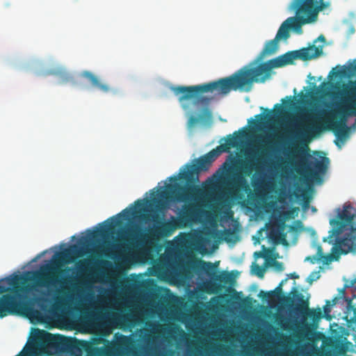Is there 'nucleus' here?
<instances>
[{
	"instance_id": "1",
	"label": "nucleus",
	"mask_w": 356,
	"mask_h": 356,
	"mask_svg": "<svg viewBox=\"0 0 356 356\" xmlns=\"http://www.w3.org/2000/svg\"><path fill=\"white\" fill-rule=\"evenodd\" d=\"M232 149L238 151L235 154L230 153L226 162L219 169L227 193L232 197L240 199L241 209H245V197L242 192L245 191V127L238 131L229 134L220 139V145L207 154L195 160L192 165L186 164V170L179 173V178L186 181V186L177 183L176 176L169 177L175 184H167L165 187L152 190L150 200H147L149 205H154L156 211H165L170 203L174 202H187L198 195L202 190L198 185L190 184L193 181L198 180L199 173L207 171L213 162L222 153H229Z\"/></svg>"
},
{
	"instance_id": "2",
	"label": "nucleus",
	"mask_w": 356,
	"mask_h": 356,
	"mask_svg": "<svg viewBox=\"0 0 356 356\" xmlns=\"http://www.w3.org/2000/svg\"><path fill=\"white\" fill-rule=\"evenodd\" d=\"M79 254L76 245H72L69 248L57 253V259L50 264L41 267L40 270L29 272L32 276L28 280L34 282L40 287L56 286L57 284L63 286V282L58 279L56 273H60L59 266L61 263H70L75 255ZM27 279L22 275H14L9 276L1 281H5L9 287L0 284V317L6 316L8 314H16L20 307L19 299L24 289L21 286Z\"/></svg>"
},
{
	"instance_id": "3",
	"label": "nucleus",
	"mask_w": 356,
	"mask_h": 356,
	"mask_svg": "<svg viewBox=\"0 0 356 356\" xmlns=\"http://www.w3.org/2000/svg\"><path fill=\"white\" fill-rule=\"evenodd\" d=\"M245 87V67L232 75L209 83L191 86H173L172 91L178 97L180 103L188 100H195V103L203 102L206 98L204 93L211 92L217 96L227 95L232 90Z\"/></svg>"
},
{
	"instance_id": "4",
	"label": "nucleus",
	"mask_w": 356,
	"mask_h": 356,
	"mask_svg": "<svg viewBox=\"0 0 356 356\" xmlns=\"http://www.w3.org/2000/svg\"><path fill=\"white\" fill-rule=\"evenodd\" d=\"M202 213L201 206L197 203L185 204L177 217L171 216L170 220L160 222L145 234L142 240L152 245L161 238L171 236L178 228H184L198 222Z\"/></svg>"
},
{
	"instance_id": "5",
	"label": "nucleus",
	"mask_w": 356,
	"mask_h": 356,
	"mask_svg": "<svg viewBox=\"0 0 356 356\" xmlns=\"http://www.w3.org/2000/svg\"><path fill=\"white\" fill-rule=\"evenodd\" d=\"M147 200H138L134 202L135 207L125 209L118 213L117 216L108 218L104 223V225L99 229L90 233V238H95L97 236L106 237L110 234H113L114 228L121 224L119 218L122 217L124 220H129L131 216L136 217L140 214V218L145 221L152 220L157 222L159 218V213H163L165 211H156L154 205L151 206Z\"/></svg>"
},
{
	"instance_id": "6",
	"label": "nucleus",
	"mask_w": 356,
	"mask_h": 356,
	"mask_svg": "<svg viewBox=\"0 0 356 356\" xmlns=\"http://www.w3.org/2000/svg\"><path fill=\"white\" fill-rule=\"evenodd\" d=\"M292 165L300 174L310 175L315 180L321 179V175L325 173L330 160L326 156H320V160L309 154L307 145H295L289 154Z\"/></svg>"
},
{
	"instance_id": "7",
	"label": "nucleus",
	"mask_w": 356,
	"mask_h": 356,
	"mask_svg": "<svg viewBox=\"0 0 356 356\" xmlns=\"http://www.w3.org/2000/svg\"><path fill=\"white\" fill-rule=\"evenodd\" d=\"M350 95L348 100L340 105L337 113L341 115L339 121H333L331 123L332 131L337 136L335 145L341 147L339 142L343 143L349 135V127L346 124V116L356 115V83L349 90Z\"/></svg>"
},
{
	"instance_id": "8",
	"label": "nucleus",
	"mask_w": 356,
	"mask_h": 356,
	"mask_svg": "<svg viewBox=\"0 0 356 356\" xmlns=\"http://www.w3.org/2000/svg\"><path fill=\"white\" fill-rule=\"evenodd\" d=\"M322 9L317 0H293L289 6V10L295 12L294 17L302 26L315 22Z\"/></svg>"
},
{
	"instance_id": "9",
	"label": "nucleus",
	"mask_w": 356,
	"mask_h": 356,
	"mask_svg": "<svg viewBox=\"0 0 356 356\" xmlns=\"http://www.w3.org/2000/svg\"><path fill=\"white\" fill-rule=\"evenodd\" d=\"M322 54V49L314 44L300 50L288 51L275 58L271 59L270 63L275 68L282 67L291 65L297 59L309 60L319 56Z\"/></svg>"
},
{
	"instance_id": "10",
	"label": "nucleus",
	"mask_w": 356,
	"mask_h": 356,
	"mask_svg": "<svg viewBox=\"0 0 356 356\" xmlns=\"http://www.w3.org/2000/svg\"><path fill=\"white\" fill-rule=\"evenodd\" d=\"M291 293L293 294V298L298 302L294 306L293 311L296 314L301 316L303 322L307 318H310L315 323L322 318L321 309H309V300H305L303 294L298 292L296 287L292 288Z\"/></svg>"
},
{
	"instance_id": "11",
	"label": "nucleus",
	"mask_w": 356,
	"mask_h": 356,
	"mask_svg": "<svg viewBox=\"0 0 356 356\" xmlns=\"http://www.w3.org/2000/svg\"><path fill=\"white\" fill-rule=\"evenodd\" d=\"M273 68L275 67L273 64H271L270 60L254 67H246V92L251 90L252 84L254 82L264 83L271 76Z\"/></svg>"
},
{
	"instance_id": "12",
	"label": "nucleus",
	"mask_w": 356,
	"mask_h": 356,
	"mask_svg": "<svg viewBox=\"0 0 356 356\" xmlns=\"http://www.w3.org/2000/svg\"><path fill=\"white\" fill-rule=\"evenodd\" d=\"M348 209H352L350 205L345 206L342 211L339 212V219H332L330 223L334 227L330 232L331 234L330 237L340 234L346 225H351L353 227V221L355 218V215L352 214Z\"/></svg>"
},
{
	"instance_id": "13",
	"label": "nucleus",
	"mask_w": 356,
	"mask_h": 356,
	"mask_svg": "<svg viewBox=\"0 0 356 356\" xmlns=\"http://www.w3.org/2000/svg\"><path fill=\"white\" fill-rule=\"evenodd\" d=\"M323 126L320 120V116H314L312 120L307 125L300 124L295 131V137L300 142L305 140L312 134L321 131Z\"/></svg>"
},
{
	"instance_id": "14",
	"label": "nucleus",
	"mask_w": 356,
	"mask_h": 356,
	"mask_svg": "<svg viewBox=\"0 0 356 356\" xmlns=\"http://www.w3.org/2000/svg\"><path fill=\"white\" fill-rule=\"evenodd\" d=\"M44 342L49 346L60 347L65 350L70 351L75 348L78 341L76 339L66 337L60 334L46 332Z\"/></svg>"
},
{
	"instance_id": "15",
	"label": "nucleus",
	"mask_w": 356,
	"mask_h": 356,
	"mask_svg": "<svg viewBox=\"0 0 356 356\" xmlns=\"http://www.w3.org/2000/svg\"><path fill=\"white\" fill-rule=\"evenodd\" d=\"M301 24L294 17H288L280 26L275 38L279 41L280 40H287L290 37L289 31L293 30L296 33H302Z\"/></svg>"
},
{
	"instance_id": "16",
	"label": "nucleus",
	"mask_w": 356,
	"mask_h": 356,
	"mask_svg": "<svg viewBox=\"0 0 356 356\" xmlns=\"http://www.w3.org/2000/svg\"><path fill=\"white\" fill-rule=\"evenodd\" d=\"M333 251L340 256L346 254L349 252H356V238L355 236L344 237L341 239H337L332 248Z\"/></svg>"
},
{
	"instance_id": "17",
	"label": "nucleus",
	"mask_w": 356,
	"mask_h": 356,
	"mask_svg": "<svg viewBox=\"0 0 356 356\" xmlns=\"http://www.w3.org/2000/svg\"><path fill=\"white\" fill-rule=\"evenodd\" d=\"M237 271L232 272L222 271L220 274L215 275L214 280L217 282L222 287L227 286V291L229 293H235L236 291L232 288L236 283Z\"/></svg>"
},
{
	"instance_id": "18",
	"label": "nucleus",
	"mask_w": 356,
	"mask_h": 356,
	"mask_svg": "<svg viewBox=\"0 0 356 356\" xmlns=\"http://www.w3.org/2000/svg\"><path fill=\"white\" fill-rule=\"evenodd\" d=\"M239 356H245V298H241L239 302Z\"/></svg>"
},
{
	"instance_id": "19",
	"label": "nucleus",
	"mask_w": 356,
	"mask_h": 356,
	"mask_svg": "<svg viewBox=\"0 0 356 356\" xmlns=\"http://www.w3.org/2000/svg\"><path fill=\"white\" fill-rule=\"evenodd\" d=\"M332 254L324 255L323 252L322 248L321 246L318 247L316 256L313 257H307L305 260L310 261L311 263L315 264L316 261H323L324 264H329L330 262L334 260H338L339 256L337 253H335L332 249Z\"/></svg>"
},
{
	"instance_id": "20",
	"label": "nucleus",
	"mask_w": 356,
	"mask_h": 356,
	"mask_svg": "<svg viewBox=\"0 0 356 356\" xmlns=\"http://www.w3.org/2000/svg\"><path fill=\"white\" fill-rule=\"evenodd\" d=\"M81 76L87 79L94 87L97 88L104 92H108L110 88L108 85L102 83L99 81L98 77L89 71H84L81 73Z\"/></svg>"
},
{
	"instance_id": "21",
	"label": "nucleus",
	"mask_w": 356,
	"mask_h": 356,
	"mask_svg": "<svg viewBox=\"0 0 356 356\" xmlns=\"http://www.w3.org/2000/svg\"><path fill=\"white\" fill-rule=\"evenodd\" d=\"M279 48V40L275 38L273 40L266 42L265 46L259 54V58H263L268 56H271L276 53Z\"/></svg>"
},
{
	"instance_id": "22",
	"label": "nucleus",
	"mask_w": 356,
	"mask_h": 356,
	"mask_svg": "<svg viewBox=\"0 0 356 356\" xmlns=\"http://www.w3.org/2000/svg\"><path fill=\"white\" fill-rule=\"evenodd\" d=\"M216 265L209 262L204 261L203 260L199 261V268L201 270L204 272L208 276L214 279L215 275H217L215 273V270L216 268Z\"/></svg>"
},
{
	"instance_id": "23",
	"label": "nucleus",
	"mask_w": 356,
	"mask_h": 356,
	"mask_svg": "<svg viewBox=\"0 0 356 356\" xmlns=\"http://www.w3.org/2000/svg\"><path fill=\"white\" fill-rule=\"evenodd\" d=\"M259 296L262 298L263 300L268 301V302H275L280 300V298L273 290L264 292L261 291L259 293Z\"/></svg>"
},
{
	"instance_id": "24",
	"label": "nucleus",
	"mask_w": 356,
	"mask_h": 356,
	"mask_svg": "<svg viewBox=\"0 0 356 356\" xmlns=\"http://www.w3.org/2000/svg\"><path fill=\"white\" fill-rule=\"evenodd\" d=\"M222 237L227 243H236L238 241V236L234 231L230 229H225L222 233Z\"/></svg>"
},
{
	"instance_id": "25",
	"label": "nucleus",
	"mask_w": 356,
	"mask_h": 356,
	"mask_svg": "<svg viewBox=\"0 0 356 356\" xmlns=\"http://www.w3.org/2000/svg\"><path fill=\"white\" fill-rule=\"evenodd\" d=\"M198 118L200 119V123L209 125L212 122V113L208 108H205Z\"/></svg>"
},
{
	"instance_id": "26",
	"label": "nucleus",
	"mask_w": 356,
	"mask_h": 356,
	"mask_svg": "<svg viewBox=\"0 0 356 356\" xmlns=\"http://www.w3.org/2000/svg\"><path fill=\"white\" fill-rule=\"evenodd\" d=\"M139 229L140 227L138 225H130L126 231L121 233V236L122 238H124V236L126 235L130 238H134L137 236Z\"/></svg>"
},
{
	"instance_id": "27",
	"label": "nucleus",
	"mask_w": 356,
	"mask_h": 356,
	"mask_svg": "<svg viewBox=\"0 0 356 356\" xmlns=\"http://www.w3.org/2000/svg\"><path fill=\"white\" fill-rule=\"evenodd\" d=\"M302 229L303 225L302 222L300 220H297L296 221L294 225H290L289 227L288 233L293 235V238L296 239L298 232H300Z\"/></svg>"
},
{
	"instance_id": "28",
	"label": "nucleus",
	"mask_w": 356,
	"mask_h": 356,
	"mask_svg": "<svg viewBox=\"0 0 356 356\" xmlns=\"http://www.w3.org/2000/svg\"><path fill=\"white\" fill-rule=\"evenodd\" d=\"M265 268L259 264H257L256 262H253L251 266V273L253 275H256L259 278H262L265 273Z\"/></svg>"
},
{
	"instance_id": "29",
	"label": "nucleus",
	"mask_w": 356,
	"mask_h": 356,
	"mask_svg": "<svg viewBox=\"0 0 356 356\" xmlns=\"http://www.w3.org/2000/svg\"><path fill=\"white\" fill-rule=\"evenodd\" d=\"M90 261L88 259L79 261L76 264V268L79 273H86L88 271Z\"/></svg>"
},
{
	"instance_id": "30",
	"label": "nucleus",
	"mask_w": 356,
	"mask_h": 356,
	"mask_svg": "<svg viewBox=\"0 0 356 356\" xmlns=\"http://www.w3.org/2000/svg\"><path fill=\"white\" fill-rule=\"evenodd\" d=\"M284 223L282 222L278 227L277 232H278L279 238H280L281 243L283 245H287L289 244L287 239H286L287 233L284 232Z\"/></svg>"
},
{
	"instance_id": "31",
	"label": "nucleus",
	"mask_w": 356,
	"mask_h": 356,
	"mask_svg": "<svg viewBox=\"0 0 356 356\" xmlns=\"http://www.w3.org/2000/svg\"><path fill=\"white\" fill-rule=\"evenodd\" d=\"M354 288L356 290V284L354 285ZM354 298H356V293L353 296V298H345V300L347 302L348 310L352 311L353 312L354 318L356 320V307L353 303Z\"/></svg>"
},
{
	"instance_id": "32",
	"label": "nucleus",
	"mask_w": 356,
	"mask_h": 356,
	"mask_svg": "<svg viewBox=\"0 0 356 356\" xmlns=\"http://www.w3.org/2000/svg\"><path fill=\"white\" fill-rule=\"evenodd\" d=\"M287 280L288 278L282 280L278 284V286L273 290L274 291L276 292V293L279 296L280 298H281V296L282 294V286L287 282Z\"/></svg>"
},
{
	"instance_id": "33",
	"label": "nucleus",
	"mask_w": 356,
	"mask_h": 356,
	"mask_svg": "<svg viewBox=\"0 0 356 356\" xmlns=\"http://www.w3.org/2000/svg\"><path fill=\"white\" fill-rule=\"evenodd\" d=\"M270 266H273L277 271H282L284 270V268L283 264L275 259L273 260L272 263L270 264Z\"/></svg>"
},
{
	"instance_id": "34",
	"label": "nucleus",
	"mask_w": 356,
	"mask_h": 356,
	"mask_svg": "<svg viewBox=\"0 0 356 356\" xmlns=\"http://www.w3.org/2000/svg\"><path fill=\"white\" fill-rule=\"evenodd\" d=\"M198 123H200V119L198 117L191 116L188 121V127L191 128Z\"/></svg>"
},
{
	"instance_id": "35",
	"label": "nucleus",
	"mask_w": 356,
	"mask_h": 356,
	"mask_svg": "<svg viewBox=\"0 0 356 356\" xmlns=\"http://www.w3.org/2000/svg\"><path fill=\"white\" fill-rule=\"evenodd\" d=\"M254 257L255 258V259L257 260V259L259 258H263L265 257V254L263 252L261 251H257V252H255L254 253Z\"/></svg>"
},
{
	"instance_id": "36",
	"label": "nucleus",
	"mask_w": 356,
	"mask_h": 356,
	"mask_svg": "<svg viewBox=\"0 0 356 356\" xmlns=\"http://www.w3.org/2000/svg\"><path fill=\"white\" fill-rule=\"evenodd\" d=\"M286 278H291V279H298L299 278V275L298 274H296V273H290L287 275V277Z\"/></svg>"
},
{
	"instance_id": "37",
	"label": "nucleus",
	"mask_w": 356,
	"mask_h": 356,
	"mask_svg": "<svg viewBox=\"0 0 356 356\" xmlns=\"http://www.w3.org/2000/svg\"><path fill=\"white\" fill-rule=\"evenodd\" d=\"M252 303V298L249 296H246V309L250 306Z\"/></svg>"
},
{
	"instance_id": "38",
	"label": "nucleus",
	"mask_w": 356,
	"mask_h": 356,
	"mask_svg": "<svg viewBox=\"0 0 356 356\" xmlns=\"http://www.w3.org/2000/svg\"><path fill=\"white\" fill-rule=\"evenodd\" d=\"M248 124H249L250 125H251V124L257 125V124H258V121H257V120H253L252 118L249 119V120H248Z\"/></svg>"
},
{
	"instance_id": "39",
	"label": "nucleus",
	"mask_w": 356,
	"mask_h": 356,
	"mask_svg": "<svg viewBox=\"0 0 356 356\" xmlns=\"http://www.w3.org/2000/svg\"><path fill=\"white\" fill-rule=\"evenodd\" d=\"M338 300H339V298L338 297H334L333 299H332V305H336L337 302H338Z\"/></svg>"
},
{
	"instance_id": "40",
	"label": "nucleus",
	"mask_w": 356,
	"mask_h": 356,
	"mask_svg": "<svg viewBox=\"0 0 356 356\" xmlns=\"http://www.w3.org/2000/svg\"><path fill=\"white\" fill-rule=\"evenodd\" d=\"M255 118L257 119H262L263 118H264V116L262 114H257L255 115Z\"/></svg>"
},
{
	"instance_id": "41",
	"label": "nucleus",
	"mask_w": 356,
	"mask_h": 356,
	"mask_svg": "<svg viewBox=\"0 0 356 356\" xmlns=\"http://www.w3.org/2000/svg\"><path fill=\"white\" fill-rule=\"evenodd\" d=\"M318 40H323V41H325V37H324L323 35H320V36L318 38Z\"/></svg>"
},
{
	"instance_id": "42",
	"label": "nucleus",
	"mask_w": 356,
	"mask_h": 356,
	"mask_svg": "<svg viewBox=\"0 0 356 356\" xmlns=\"http://www.w3.org/2000/svg\"><path fill=\"white\" fill-rule=\"evenodd\" d=\"M56 305H58V303H60L61 302V298H59V297H56Z\"/></svg>"
},
{
	"instance_id": "43",
	"label": "nucleus",
	"mask_w": 356,
	"mask_h": 356,
	"mask_svg": "<svg viewBox=\"0 0 356 356\" xmlns=\"http://www.w3.org/2000/svg\"><path fill=\"white\" fill-rule=\"evenodd\" d=\"M309 206V202H305L303 204V207L305 209Z\"/></svg>"
},
{
	"instance_id": "44",
	"label": "nucleus",
	"mask_w": 356,
	"mask_h": 356,
	"mask_svg": "<svg viewBox=\"0 0 356 356\" xmlns=\"http://www.w3.org/2000/svg\"><path fill=\"white\" fill-rule=\"evenodd\" d=\"M248 191H250V188L249 185H248V183L246 182V193H247Z\"/></svg>"
},
{
	"instance_id": "45",
	"label": "nucleus",
	"mask_w": 356,
	"mask_h": 356,
	"mask_svg": "<svg viewBox=\"0 0 356 356\" xmlns=\"http://www.w3.org/2000/svg\"><path fill=\"white\" fill-rule=\"evenodd\" d=\"M281 108L282 106L279 104H277L275 105L274 108Z\"/></svg>"
},
{
	"instance_id": "46",
	"label": "nucleus",
	"mask_w": 356,
	"mask_h": 356,
	"mask_svg": "<svg viewBox=\"0 0 356 356\" xmlns=\"http://www.w3.org/2000/svg\"><path fill=\"white\" fill-rule=\"evenodd\" d=\"M246 165H248L246 164ZM245 175H246V177L250 175V172H248V166H246V173H245Z\"/></svg>"
},
{
	"instance_id": "47",
	"label": "nucleus",
	"mask_w": 356,
	"mask_h": 356,
	"mask_svg": "<svg viewBox=\"0 0 356 356\" xmlns=\"http://www.w3.org/2000/svg\"><path fill=\"white\" fill-rule=\"evenodd\" d=\"M340 293H341L342 295H344V293H345V289H342L340 291Z\"/></svg>"
},
{
	"instance_id": "48",
	"label": "nucleus",
	"mask_w": 356,
	"mask_h": 356,
	"mask_svg": "<svg viewBox=\"0 0 356 356\" xmlns=\"http://www.w3.org/2000/svg\"><path fill=\"white\" fill-rule=\"evenodd\" d=\"M286 300L287 301H289V302H292V300H291V298H290L289 297H286Z\"/></svg>"
},
{
	"instance_id": "49",
	"label": "nucleus",
	"mask_w": 356,
	"mask_h": 356,
	"mask_svg": "<svg viewBox=\"0 0 356 356\" xmlns=\"http://www.w3.org/2000/svg\"><path fill=\"white\" fill-rule=\"evenodd\" d=\"M319 154H320V152H314V154L319 155Z\"/></svg>"
},
{
	"instance_id": "50",
	"label": "nucleus",
	"mask_w": 356,
	"mask_h": 356,
	"mask_svg": "<svg viewBox=\"0 0 356 356\" xmlns=\"http://www.w3.org/2000/svg\"><path fill=\"white\" fill-rule=\"evenodd\" d=\"M245 101H246V102H249V98L246 97Z\"/></svg>"
},
{
	"instance_id": "51",
	"label": "nucleus",
	"mask_w": 356,
	"mask_h": 356,
	"mask_svg": "<svg viewBox=\"0 0 356 356\" xmlns=\"http://www.w3.org/2000/svg\"><path fill=\"white\" fill-rule=\"evenodd\" d=\"M355 284H356V279L353 281L352 284L354 285Z\"/></svg>"
},
{
	"instance_id": "52",
	"label": "nucleus",
	"mask_w": 356,
	"mask_h": 356,
	"mask_svg": "<svg viewBox=\"0 0 356 356\" xmlns=\"http://www.w3.org/2000/svg\"><path fill=\"white\" fill-rule=\"evenodd\" d=\"M264 110H265L266 111H268V113H270V110H268V109H267V108H266V109H264Z\"/></svg>"
},
{
	"instance_id": "53",
	"label": "nucleus",
	"mask_w": 356,
	"mask_h": 356,
	"mask_svg": "<svg viewBox=\"0 0 356 356\" xmlns=\"http://www.w3.org/2000/svg\"><path fill=\"white\" fill-rule=\"evenodd\" d=\"M276 321L277 322V323H280V321L278 319H276Z\"/></svg>"
},
{
	"instance_id": "54",
	"label": "nucleus",
	"mask_w": 356,
	"mask_h": 356,
	"mask_svg": "<svg viewBox=\"0 0 356 356\" xmlns=\"http://www.w3.org/2000/svg\"><path fill=\"white\" fill-rule=\"evenodd\" d=\"M276 321L277 322V323H280V321L278 319H276Z\"/></svg>"
},
{
	"instance_id": "55",
	"label": "nucleus",
	"mask_w": 356,
	"mask_h": 356,
	"mask_svg": "<svg viewBox=\"0 0 356 356\" xmlns=\"http://www.w3.org/2000/svg\"><path fill=\"white\" fill-rule=\"evenodd\" d=\"M276 321L277 322V323H280V321L278 319H276Z\"/></svg>"
},
{
	"instance_id": "56",
	"label": "nucleus",
	"mask_w": 356,
	"mask_h": 356,
	"mask_svg": "<svg viewBox=\"0 0 356 356\" xmlns=\"http://www.w3.org/2000/svg\"><path fill=\"white\" fill-rule=\"evenodd\" d=\"M245 354H246V356H247V355H248V351H247V350H246V352H245Z\"/></svg>"
},
{
	"instance_id": "57",
	"label": "nucleus",
	"mask_w": 356,
	"mask_h": 356,
	"mask_svg": "<svg viewBox=\"0 0 356 356\" xmlns=\"http://www.w3.org/2000/svg\"><path fill=\"white\" fill-rule=\"evenodd\" d=\"M245 154H248V152H247V151L245 152Z\"/></svg>"
},
{
	"instance_id": "58",
	"label": "nucleus",
	"mask_w": 356,
	"mask_h": 356,
	"mask_svg": "<svg viewBox=\"0 0 356 356\" xmlns=\"http://www.w3.org/2000/svg\"><path fill=\"white\" fill-rule=\"evenodd\" d=\"M245 337H248V334H245Z\"/></svg>"
}]
</instances>
